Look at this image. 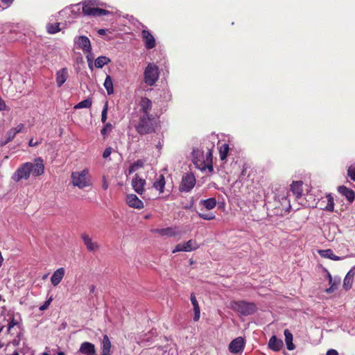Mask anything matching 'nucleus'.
<instances>
[{"label":"nucleus","instance_id":"1","mask_svg":"<svg viewBox=\"0 0 355 355\" xmlns=\"http://www.w3.org/2000/svg\"><path fill=\"white\" fill-rule=\"evenodd\" d=\"M44 172V161L41 157L35 159L33 162H25L20 165L12 175V180L18 182L21 180H27L31 175L37 177Z\"/></svg>","mask_w":355,"mask_h":355},{"label":"nucleus","instance_id":"2","mask_svg":"<svg viewBox=\"0 0 355 355\" xmlns=\"http://www.w3.org/2000/svg\"><path fill=\"white\" fill-rule=\"evenodd\" d=\"M155 120L153 115H141L135 125L137 132L140 135H146L155 131Z\"/></svg>","mask_w":355,"mask_h":355},{"label":"nucleus","instance_id":"3","mask_svg":"<svg viewBox=\"0 0 355 355\" xmlns=\"http://www.w3.org/2000/svg\"><path fill=\"white\" fill-rule=\"evenodd\" d=\"M230 308L242 315H252L256 311V305L254 303L243 300L231 302Z\"/></svg>","mask_w":355,"mask_h":355},{"label":"nucleus","instance_id":"4","mask_svg":"<svg viewBox=\"0 0 355 355\" xmlns=\"http://www.w3.org/2000/svg\"><path fill=\"white\" fill-rule=\"evenodd\" d=\"M88 173L89 171L87 169L72 172L71 175L72 184L79 189L89 187L91 184L89 179L87 178Z\"/></svg>","mask_w":355,"mask_h":355},{"label":"nucleus","instance_id":"5","mask_svg":"<svg viewBox=\"0 0 355 355\" xmlns=\"http://www.w3.org/2000/svg\"><path fill=\"white\" fill-rule=\"evenodd\" d=\"M159 73L158 67L154 63H149L144 73L145 83L149 86L154 85L159 78Z\"/></svg>","mask_w":355,"mask_h":355},{"label":"nucleus","instance_id":"6","mask_svg":"<svg viewBox=\"0 0 355 355\" xmlns=\"http://www.w3.org/2000/svg\"><path fill=\"white\" fill-rule=\"evenodd\" d=\"M196 182V178L193 173H187L182 178L180 191L189 192L194 187Z\"/></svg>","mask_w":355,"mask_h":355},{"label":"nucleus","instance_id":"7","mask_svg":"<svg viewBox=\"0 0 355 355\" xmlns=\"http://www.w3.org/2000/svg\"><path fill=\"white\" fill-rule=\"evenodd\" d=\"M245 345V339L241 337H237L229 344V351L232 354H239L243 351Z\"/></svg>","mask_w":355,"mask_h":355},{"label":"nucleus","instance_id":"8","mask_svg":"<svg viewBox=\"0 0 355 355\" xmlns=\"http://www.w3.org/2000/svg\"><path fill=\"white\" fill-rule=\"evenodd\" d=\"M198 248L196 241L190 239L186 243H181L176 245L172 252L175 253L178 252H191Z\"/></svg>","mask_w":355,"mask_h":355},{"label":"nucleus","instance_id":"9","mask_svg":"<svg viewBox=\"0 0 355 355\" xmlns=\"http://www.w3.org/2000/svg\"><path fill=\"white\" fill-rule=\"evenodd\" d=\"M200 154V155L204 157L203 153L199 151H193V163L196 166V168L201 171H205L206 168H208L209 171H212L214 170L213 166L210 162L206 163L205 160H201L198 158L195 155Z\"/></svg>","mask_w":355,"mask_h":355},{"label":"nucleus","instance_id":"10","mask_svg":"<svg viewBox=\"0 0 355 355\" xmlns=\"http://www.w3.org/2000/svg\"><path fill=\"white\" fill-rule=\"evenodd\" d=\"M74 42L84 53H90L92 51L90 40L87 36L81 35L76 37L74 39Z\"/></svg>","mask_w":355,"mask_h":355},{"label":"nucleus","instance_id":"11","mask_svg":"<svg viewBox=\"0 0 355 355\" xmlns=\"http://www.w3.org/2000/svg\"><path fill=\"white\" fill-rule=\"evenodd\" d=\"M146 183L144 179L140 178L138 174H135L132 180L131 184L134 191L138 194L141 195L145 191L144 187Z\"/></svg>","mask_w":355,"mask_h":355},{"label":"nucleus","instance_id":"12","mask_svg":"<svg viewBox=\"0 0 355 355\" xmlns=\"http://www.w3.org/2000/svg\"><path fill=\"white\" fill-rule=\"evenodd\" d=\"M141 36L145 44V47L147 49H152L155 46V39L149 31L146 29L143 30L141 32Z\"/></svg>","mask_w":355,"mask_h":355},{"label":"nucleus","instance_id":"13","mask_svg":"<svg viewBox=\"0 0 355 355\" xmlns=\"http://www.w3.org/2000/svg\"><path fill=\"white\" fill-rule=\"evenodd\" d=\"M81 239H83V243L89 252H95L99 249L100 246L98 243L97 242L93 241L92 239L89 236V234L86 233L82 234Z\"/></svg>","mask_w":355,"mask_h":355},{"label":"nucleus","instance_id":"14","mask_svg":"<svg viewBox=\"0 0 355 355\" xmlns=\"http://www.w3.org/2000/svg\"><path fill=\"white\" fill-rule=\"evenodd\" d=\"M78 352L84 355H97L95 345L87 341L81 343Z\"/></svg>","mask_w":355,"mask_h":355},{"label":"nucleus","instance_id":"15","mask_svg":"<svg viewBox=\"0 0 355 355\" xmlns=\"http://www.w3.org/2000/svg\"><path fill=\"white\" fill-rule=\"evenodd\" d=\"M127 204L132 208L141 209L144 208L143 202L135 194H128L126 198Z\"/></svg>","mask_w":355,"mask_h":355},{"label":"nucleus","instance_id":"16","mask_svg":"<svg viewBox=\"0 0 355 355\" xmlns=\"http://www.w3.org/2000/svg\"><path fill=\"white\" fill-rule=\"evenodd\" d=\"M139 107L142 115H150L149 112L152 109V102L149 98L143 97L140 101Z\"/></svg>","mask_w":355,"mask_h":355},{"label":"nucleus","instance_id":"17","mask_svg":"<svg viewBox=\"0 0 355 355\" xmlns=\"http://www.w3.org/2000/svg\"><path fill=\"white\" fill-rule=\"evenodd\" d=\"M65 270L64 268H60L57 269L52 275L51 277V284L56 286H58L63 279L64 276Z\"/></svg>","mask_w":355,"mask_h":355},{"label":"nucleus","instance_id":"18","mask_svg":"<svg viewBox=\"0 0 355 355\" xmlns=\"http://www.w3.org/2000/svg\"><path fill=\"white\" fill-rule=\"evenodd\" d=\"M283 341L282 339L277 338L276 336H272L268 343V347L275 351H279L283 347Z\"/></svg>","mask_w":355,"mask_h":355},{"label":"nucleus","instance_id":"19","mask_svg":"<svg viewBox=\"0 0 355 355\" xmlns=\"http://www.w3.org/2000/svg\"><path fill=\"white\" fill-rule=\"evenodd\" d=\"M153 233H156L159 234L160 236H175L178 233L175 231V229L172 227H166V228H158L153 229L151 230Z\"/></svg>","mask_w":355,"mask_h":355},{"label":"nucleus","instance_id":"20","mask_svg":"<svg viewBox=\"0 0 355 355\" xmlns=\"http://www.w3.org/2000/svg\"><path fill=\"white\" fill-rule=\"evenodd\" d=\"M338 192L345 196L349 202H352L355 199V193L352 189L345 186H340L338 189Z\"/></svg>","mask_w":355,"mask_h":355},{"label":"nucleus","instance_id":"21","mask_svg":"<svg viewBox=\"0 0 355 355\" xmlns=\"http://www.w3.org/2000/svg\"><path fill=\"white\" fill-rule=\"evenodd\" d=\"M68 71L67 68H62L58 71L56 73V84L58 87H60L68 78Z\"/></svg>","mask_w":355,"mask_h":355},{"label":"nucleus","instance_id":"22","mask_svg":"<svg viewBox=\"0 0 355 355\" xmlns=\"http://www.w3.org/2000/svg\"><path fill=\"white\" fill-rule=\"evenodd\" d=\"M190 299H191V304L193 306V311H194L193 320L195 322H197L199 320L200 316V306L198 305V302L196 300V297L193 293L191 294Z\"/></svg>","mask_w":355,"mask_h":355},{"label":"nucleus","instance_id":"23","mask_svg":"<svg viewBox=\"0 0 355 355\" xmlns=\"http://www.w3.org/2000/svg\"><path fill=\"white\" fill-rule=\"evenodd\" d=\"M291 191L295 198H298L301 197L302 194V182H293L291 185Z\"/></svg>","mask_w":355,"mask_h":355},{"label":"nucleus","instance_id":"24","mask_svg":"<svg viewBox=\"0 0 355 355\" xmlns=\"http://www.w3.org/2000/svg\"><path fill=\"white\" fill-rule=\"evenodd\" d=\"M95 9H96V8L94 6L93 1L83 3V12L85 15L94 16L96 13Z\"/></svg>","mask_w":355,"mask_h":355},{"label":"nucleus","instance_id":"25","mask_svg":"<svg viewBox=\"0 0 355 355\" xmlns=\"http://www.w3.org/2000/svg\"><path fill=\"white\" fill-rule=\"evenodd\" d=\"M166 182L164 175H159L154 182L153 187L157 190L159 193H162L164 191Z\"/></svg>","mask_w":355,"mask_h":355},{"label":"nucleus","instance_id":"26","mask_svg":"<svg viewBox=\"0 0 355 355\" xmlns=\"http://www.w3.org/2000/svg\"><path fill=\"white\" fill-rule=\"evenodd\" d=\"M355 272L353 269H351L346 275L344 280H343V287L345 290H349L353 284L354 281V276Z\"/></svg>","mask_w":355,"mask_h":355},{"label":"nucleus","instance_id":"27","mask_svg":"<svg viewBox=\"0 0 355 355\" xmlns=\"http://www.w3.org/2000/svg\"><path fill=\"white\" fill-rule=\"evenodd\" d=\"M318 253L322 257L328 258L334 261H339L343 259L340 257L335 255L333 250L331 249L320 250L318 251Z\"/></svg>","mask_w":355,"mask_h":355},{"label":"nucleus","instance_id":"28","mask_svg":"<svg viewBox=\"0 0 355 355\" xmlns=\"http://www.w3.org/2000/svg\"><path fill=\"white\" fill-rule=\"evenodd\" d=\"M327 202V205L322 207L321 209L328 211H333L334 209V198L331 194H328L326 196L325 198L322 200L321 202Z\"/></svg>","mask_w":355,"mask_h":355},{"label":"nucleus","instance_id":"29","mask_svg":"<svg viewBox=\"0 0 355 355\" xmlns=\"http://www.w3.org/2000/svg\"><path fill=\"white\" fill-rule=\"evenodd\" d=\"M284 334L287 349L288 350H293L295 346L293 343V334L288 329H285Z\"/></svg>","mask_w":355,"mask_h":355},{"label":"nucleus","instance_id":"30","mask_svg":"<svg viewBox=\"0 0 355 355\" xmlns=\"http://www.w3.org/2000/svg\"><path fill=\"white\" fill-rule=\"evenodd\" d=\"M14 330L15 331H23L20 324L17 322L12 317L10 321L8 322L7 331L11 334H14V333L12 332Z\"/></svg>","mask_w":355,"mask_h":355},{"label":"nucleus","instance_id":"31","mask_svg":"<svg viewBox=\"0 0 355 355\" xmlns=\"http://www.w3.org/2000/svg\"><path fill=\"white\" fill-rule=\"evenodd\" d=\"M111 342L107 335H104L102 340L101 352L110 353Z\"/></svg>","mask_w":355,"mask_h":355},{"label":"nucleus","instance_id":"32","mask_svg":"<svg viewBox=\"0 0 355 355\" xmlns=\"http://www.w3.org/2000/svg\"><path fill=\"white\" fill-rule=\"evenodd\" d=\"M200 204L204 206L207 209L210 210L216 207V200L214 198H210L200 200Z\"/></svg>","mask_w":355,"mask_h":355},{"label":"nucleus","instance_id":"33","mask_svg":"<svg viewBox=\"0 0 355 355\" xmlns=\"http://www.w3.org/2000/svg\"><path fill=\"white\" fill-rule=\"evenodd\" d=\"M103 85L109 95L114 93L113 83L110 76H106Z\"/></svg>","mask_w":355,"mask_h":355},{"label":"nucleus","instance_id":"34","mask_svg":"<svg viewBox=\"0 0 355 355\" xmlns=\"http://www.w3.org/2000/svg\"><path fill=\"white\" fill-rule=\"evenodd\" d=\"M109 62H110V60L107 57L99 56L96 59L94 64L96 68H102Z\"/></svg>","mask_w":355,"mask_h":355},{"label":"nucleus","instance_id":"35","mask_svg":"<svg viewBox=\"0 0 355 355\" xmlns=\"http://www.w3.org/2000/svg\"><path fill=\"white\" fill-rule=\"evenodd\" d=\"M92 105V101L91 98H88L85 100H83L79 102L74 106V109H82V108H89Z\"/></svg>","mask_w":355,"mask_h":355},{"label":"nucleus","instance_id":"36","mask_svg":"<svg viewBox=\"0 0 355 355\" xmlns=\"http://www.w3.org/2000/svg\"><path fill=\"white\" fill-rule=\"evenodd\" d=\"M229 151V145L223 144L219 147V155L221 160H225L227 158Z\"/></svg>","mask_w":355,"mask_h":355},{"label":"nucleus","instance_id":"37","mask_svg":"<svg viewBox=\"0 0 355 355\" xmlns=\"http://www.w3.org/2000/svg\"><path fill=\"white\" fill-rule=\"evenodd\" d=\"M340 283V278H338V279L336 278H335L334 279H332V283L329 284L331 285L330 287L327 288L325 290V292L327 293H333L334 291L338 289Z\"/></svg>","mask_w":355,"mask_h":355},{"label":"nucleus","instance_id":"38","mask_svg":"<svg viewBox=\"0 0 355 355\" xmlns=\"http://www.w3.org/2000/svg\"><path fill=\"white\" fill-rule=\"evenodd\" d=\"M60 23H56L55 24H49L46 26L47 31L50 34H54L60 31Z\"/></svg>","mask_w":355,"mask_h":355},{"label":"nucleus","instance_id":"39","mask_svg":"<svg viewBox=\"0 0 355 355\" xmlns=\"http://www.w3.org/2000/svg\"><path fill=\"white\" fill-rule=\"evenodd\" d=\"M112 130V125L110 123H105L101 132L104 137H105L108 133Z\"/></svg>","mask_w":355,"mask_h":355},{"label":"nucleus","instance_id":"40","mask_svg":"<svg viewBox=\"0 0 355 355\" xmlns=\"http://www.w3.org/2000/svg\"><path fill=\"white\" fill-rule=\"evenodd\" d=\"M22 336H23V331H16V337L12 341V345L15 346H18L21 340Z\"/></svg>","mask_w":355,"mask_h":355},{"label":"nucleus","instance_id":"41","mask_svg":"<svg viewBox=\"0 0 355 355\" xmlns=\"http://www.w3.org/2000/svg\"><path fill=\"white\" fill-rule=\"evenodd\" d=\"M347 175L352 180L355 181V164L348 168Z\"/></svg>","mask_w":355,"mask_h":355},{"label":"nucleus","instance_id":"42","mask_svg":"<svg viewBox=\"0 0 355 355\" xmlns=\"http://www.w3.org/2000/svg\"><path fill=\"white\" fill-rule=\"evenodd\" d=\"M198 216L200 218L204 220H213L215 218V215L213 214H202V213H198Z\"/></svg>","mask_w":355,"mask_h":355},{"label":"nucleus","instance_id":"43","mask_svg":"<svg viewBox=\"0 0 355 355\" xmlns=\"http://www.w3.org/2000/svg\"><path fill=\"white\" fill-rule=\"evenodd\" d=\"M107 103L104 105V107L101 112V121L102 123H105L107 120Z\"/></svg>","mask_w":355,"mask_h":355},{"label":"nucleus","instance_id":"44","mask_svg":"<svg viewBox=\"0 0 355 355\" xmlns=\"http://www.w3.org/2000/svg\"><path fill=\"white\" fill-rule=\"evenodd\" d=\"M95 15L94 16H103V15H107L108 14H110V11L107 10H104V9H102V8H96V9H95Z\"/></svg>","mask_w":355,"mask_h":355},{"label":"nucleus","instance_id":"45","mask_svg":"<svg viewBox=\"0 0 355 355\" xmlns=\"http://www.w3.org/2000/svg\"><path fill=\"white\" fill-rule=\"evenodd\" d=\"M16 135L15 131L11 128L6 132V139L11 141L15 137Z\"/></svg>","mask_w":355,"mask_h":355},{"label":"nucleus","instance_id":"46","mask_svg":"<svg viewBox=\"0 0 355 355\" xmlns=\"http://www.w3.org/2000/svg\"><path fill=\"white\" fill-rule=\"evenodd\" d=\"M87 62H88V66L89 67V69L91 70L93 69V59H94V57H93V55L92 54V53H87Z\"/></svg>","mask_w":355,"mask_h":355},{"label":"nucleus","instance_id":"47","mask_svg":"<svg viewBox=\"0 0 355 355\" xmlns=\"http://www.w3.org/2000/svg\"><path fill=\"white\" fill-rule=\"evenodd\" d=\"M52 301V297H50L48 300H46L40 307V311H44L46 310L49 306L50 305L51 302Z\"/></svg>","mask_w":355,"mask_h":355},{"label":"nucleus","instance_id":"48","mask_svg":"<svg viewBox=\"0 0 355 355\" xmlns=\"http://www.w3.org/2000/svg\"><path fill=\"white\" fill-rule=\"evenodd\" d=\"M112 151V148L111 147H107L105 149L103 153V157L106 159L110 157Z\"/></svg>","mask_w":355,"mask_h":355},{"label":"nucleus","instance_id":"49","mask_svg":"<svg viewBox=\"0 0 355 355\" xmlns=\"http://www.w3.org/2000/svg\"><path fill=\"white\" fill-rule=\"evenodd\" d=\"M132 165L137 170L138 168H142L144 166V162L141 159H138L135 162H134Z\"/></svg>","mask_w":355,"mask_h":355},{"label":"nucleus","instance_id":"50","mask_svg":"<svg viewBox=\"0 0 355 355\" xmlns=\"http://www.w3.org/2000/svg\"><path fill=\"white\" fill-rule=\"evenodd\" d=\"M24 128V125L23 123H19V125H17V127L13 128L12 129L15 131V132L17 134H18V133L22 132Z\"/></svg>","mask_w":355,"mask_h":355},{"label":"nucleus","instance_id":"51","mask_svg":"<svg viewBox=\"0 0 355 355\" xmlns=\"http://www.w3.org/2000/svg\"><path fill=\"white\" fill-rule=\"evenodd\" d=\"M40 143V141H34L33 139H31L28 142V146L31 147H35L39 145Z\"/></svg>","mask_w":355,"mask_h":355},{"label":"nucleus","instance_id":"52","mask_svg":"<svg viewBox=\"0 0 355 355\" xmlns=\"http://www.w3.org/2000/svg\"><path fill=\"white\" fill-rule=\"evenodd\" d=\"M326 355H338V353L336 350L331 349H329L327 352Z\"/></svg>","mask_w":355,"mask_h":355},{"label":"nucleus","instance_id":"53","mask_svg":"<svg viewBox=\"0 0 355 355\" xmlns=\"http://www.w3.org/2000/svg\"><path fill=\"white\" fill-rule=\"evenodd\" d=\"M137 169L135 168V166L132 164L128 169V175L132 174L134 173Z\"/></svg>","mask_w":355,"mask_h":355},{"label":"nucleus","instance_id":"54","mask_svg":"<svg viewBox=\"0 0 355 355\" xmlns=\"http://www.w3.org/2000/svg\"><path fill=\"white\" fill-rule=\"evenodd\" d=\"M29 350H30V348H29L28 346L25 345V344L24 343V347H23V349H21V352H22V353H26V352H28Z\"/></svg>","mask_w":355,"mask_h":355},{"label":"nucleus","instance_id":"55","mask_svg":"<svg viewBox=\"0 0 355 355\" xmlns=\"http://www.w3.org/2000/svg\"><path fill=\"white\" fill-rule=\"evenodd\" d=\"M9 142H10V141H8V139H7L6 140H4V141L1 140V141H0V146H6Z\"/></svg>","mask_w":355,"mask_h":355},{"label":"nucleus","instance_id":"56","mask_svg":"<svg viewBox=\"0 0 355 355\" xmlns=\"http://www.w3.org/2000/svg\"><path fill=\"white\" fill-rule=\"evenodd\" d=\"M327 278L329 279V284H331L333 278H332L331 274L329 272H327Z\"/></svg>","mask_w":355,"mask_h":355},{"label":"nucleus","instance_id":"57","mask_svg":"<svg viewBox=\"0 0 355 355\" xmlns=\"http://www.w3.org/2000/svg\"><path fill=\"white\" fill-rule=\"evenodd\" d=\"M106 33V31L105 29H99L98 31V33L101 35H105Z\"/></svg>","mask_w":355,"mask_h":355},{"label":"nucleus","instance_id":"58","mask_svg":"<svg viewBox=\"0 0 355 355\" xmlns=\"http://www.w3.org/2000/svg\"><path fill=\"white\" fill-rule=\"evenodd\" d=\"M2 2H3L4 3H10L13 1V0H1Z\"/></svg>","mask_w":355,"mask_h":355},{"label":"nucleus","instance_id":"59","mask_svg":"<svg viewBox=\"0 0 355 355\" xmlns=\"http://www.w3.org/2000/svg\"><path fill=\"white\" fill-rule=\"evenodd\" d=\"M89 289H90V292H91V293H93V292H94L95 286H94V285H92V286H90Z\"/></svg>","mask_w":355,"mask_h":355},{"label":"nucleus","instance_id":"60","mask_svg":"<svg viewBox=\"0 0 355 355\" xmlns=\"http://www.w3.org/2000/svg\"><path fill=\"white\" fill-rule=\"evenodd\" d=\"M57 355H65V354L63 352H59Z\"/></svg>","mask_w":355,"mask_h":355},{"label":"nucleus","instance_id":"61","mask_svg":"<svg viewBox=\"0 0 355 355\" xmlns=\"http://www.w3.org/2000/svg\"><path fill=\"white\" fill-rule=\"evenodd\" d=\"M211 156V153L209 152V155H207V160L208 161L209 158Z\"/></svg>","mask_w":355,"mask_h":355},{"label":"nucleus","instance_id":"62","mask_svg":"<svg viewBox=\"0 0 355 355\" xmlns=\"http://www.w3.org/2000/svg\"><path fill=\"white\" fill-rule=\"evenodd\" d=\"M12 355H19V353L17 351H15Z\"/></svg>","mask_w":355,"mask_h":355},{"label":"nucleus","instance_id":"63","mask_svg":"<svg viewBox=\"0 0 355 355\" xmlns=\"http://www.w3.org/2000/svg\"><path fill=\"white\" fill-rule=\"evenodd\" d=\"M101 355H110V353H102Z\"/></svg>","mask_w":355,"mask_h":355},{"label":"nucleus","instance_id":"64","mask_svg":"<svg viewBox=\"0 0 355 355\" xmlns=\"http://www.w3.org/2000/svg\"><path fill=\"white\" fill-rule=\"evenodd\" d=\"M103 187L105 190L107 189V186L106 184H103Z\"/></svg>","mask_w":355,"mask_h":355}]
</instances>
